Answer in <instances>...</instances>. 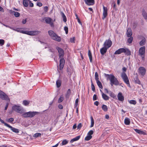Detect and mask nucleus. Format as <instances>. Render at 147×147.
<instances>
[{"instance_id":"nucleus-1","label":"nucleus","mask_w":147,"mask_h":147,"mask_svg":"<svg viewBox=\"0 0 147 147\" xmlns=\"http://www.w3.org/2000/svg\"><path fill=\"white\" fill-rule=\"evenodd\" d=\"M105 76H108V78L110 80V84L111 86H113L114 84L117 85L119 84V82L117 79L113 75L105 74Z\"/></svg>"},{"instance_id":"nucleus-2","label":"nucleus","mask_w":147,"mask_h":147,"mask_svg":"<svg viewBox=\"0 0 147 147\" xmlns=\"http://www.w3.org/2000/svg\"><path fill=\"white\" fill-rule=\"evenodd\" d=\"M49 36L53 40L58 42H60L61 40V38L57 36L53 31L49 30L48 31Z\"/></svg>"},{"instance_id":"nucleus-3","label":"nucleus","mask_w":147,"mask_h":147,"mask_svg":"<svg viewBox=\"0 0 147 147\" xmlns=\"http://www.w3.org/2000/svg\"><path fill=\"white\" fill-rule=\"evenodd\" d=\"M125 53L127 55H131V52L129 50L126 48H120L116 51L114 53L115 54H119L122 53Z\"/></svg>"},{"instance_id":"nucleus-4","label":"nucleus","mask_w":147,"mask_h":147,"mask_svg":"<svg viewBox=\"0 0 147 147\" xmlns=\"http://www.w3.org/2000/svg\"><path fill=\"white\" fill-rule=\"evenodd\" d=\"M38 112L36 111H29L24 113L22 115V116L24 118H32L34 117L36 115L38 114Z\"/></svg>"},{"instance_id":"nucleus-5","label":"nucleus","mask_w":147,"mask_h":147,"mask_svg":"<svg viewBox=\"0 0 147 147\" xmlns=\"http://www.w3.org/2000/svg\"><path fill=\"white\" fill-rule=\"evenodd\" d=\"M12 110L21 114L23 113H24V110L22 107L16 105L13 106Z\"/></svg>"},{"instance_id":"nucleus-6","label":"nucleus","mask_w":147,"mask_h":147,"mask_svg":"<svg viewBox=\"0 0 147 147\" xmlns=\"http://www.w3.org/2000/svg\"><path fill=\"white\" fill-rule=\"evenodd\" d=\"M145 47L144 46L141 47L139 50V54L143 61L145 60Z\"/></svg>"},{"instance_id":"nucleus-7","label":"nucleus","mask_w":147,"mask_h":147,"mask_svg":"<svg viewBox=\"0 0 147 147\" xmlns=\"http://www.w3.org/2000/svg\"><path fill=\"white\" fill-rule=\"evenodd\" d=\"M121 76L124 82L128 85L129 87L130 86L129 83V80L125 72H123L121 74Z\"/></svg>"},{"instance_id":"nucleus-8","label":"nucleus","mask_w":147,"mask_h":147,"mask_svg":"<svg viewBox=\"0 0 147 147\" xmlns=\"http://www.w3.org/2000/svg\"><path fill=\"white\" fill-rule=\"evenodd\" d=\"M112 42L109 39L106 40L104 44V47L107 49L110 47L112 45Z\"/></svg>"},{"instance_id":"nucleus-9","label":"nucleus","mask_w":147,"mask_h":147,"mask_svg":"<svg viewBox=\"0 0 147 147\" xmlns=\"http://www.w3.org/2000/svg\"><path fill=\"white\" fill-rule=\"evenodd\" d=\"M0 98L2 99L5 100H7L9 99L7 95L5 94L0 90Z\"/></svg>"},{"instance_id":"nucleus-10","label":"nucleus","mask_w":147,"mask_h":147,"mask_svg":"<svg viewBox=\"0 0 147 147\" xmlns=\"http://www.w3.org/2000/svg\"><path fill=\"white\" fill-rule=\"evenodd\" d=\"M56 49L58 51L59 53V56L60 58L62 57L64 54L63 50L61 48L59 47H56Z\"/></svg>"},{"instance_id":"nucleus-11","label":"nucleus","mask_w":147,"mask_h":147,"mask_svg":"<svg viewBox=\"0 0 147 147\" xmlns=\"http://www.w3.org/2000/svg\"><path fill=\"white\" fill-rule=\"evenodd\" d=\"M103 17L102 18V20H104L107 15V7L103 6Z\"/></svg>"},{"instance_id":"nucleus-12","label":"nucleus","mask_w":147,"mask_h":147,"mask_svg":"<svg viewBox=\"0 0 147 147\" xmlns=\"http://www.w3.org/2000/svg\"><path fill=\"white\" fill-rule=\"evenodd\" d=\"M5 126L10 128L11 130L14 132L15 133H18L19 132L18 129L13 127L7 123L5 124Z\"/></svg>"},{"instance_id":"nucleus-13","label":"nucleus","mask_w":147,"mask_h":147,"mask_svg":"<svg viewBox=\"0 0 147 147\" xmlns=\"http://www.w3.org/2000/svg\"><path fill=\"white\" fill-rule=\"evenodd\" d=\"M139 73L141 75L143 76L145 74L146 70L143 67H140L139 69Z\"/></svg>"},{"instance_id":"nucleus-14","label":"nucleus","mask_w":147,"mask_h":147,"mask_svg":"<svg viewBox=\"0 0 147 147\" xmlns=\"http://www.w3.org/2000/svg\"><path fill=\"white\" fill-rule=\"evenodd\" d=\"M44 20L47 23L50 24L51 26H52L53 25V23L51 22L52 20L51 18L45 17L44 18Z\"/></svg>"},{"instance_id":"nucleus-15","label":"nucleus","mask_w":147,"mask_h":147,"mask_svg":"<svg viewBox=\"0 0 147 147\" xmlns=\"http://www.w3.org/2000/svg\"><path fill=\"white\" fill-rule=\"evenodd\" d=\"M65 63V60L63 58H61L60 60V69L61 70L63 69Z\"/></svg>"},{"instance_id":"nucleus-16","label":"nucleus","mask_w":147,"mask_h":147,"mask_svg":"<svg viewBox=\"0 0 147 147\" xmlns=\"http://www.w3.org/2000/svg\"><path fill=\"white\" fill-rule=\"evenodd\" d=\"M38 31H27L26 34L31 36H34L39 33Z\"/></svg>"},{"instance_id":"nucleus-17","label":"nucleus","mask_w":147,"mask_h":147,"mask_svg":"<svg viewBox=\"0 0 147 147\" xmlns=\"http://www.w3.org/2000/svg\"><path fill=\"white\" fill-rule=\"evenodd\" d=\"M86 4L88 5H92L94 4V0H85Z\"/></svg>"},{"instance_id":"nucleus-18","label":"nucleus","mask_w":147,"mask_h":147,"mask_svg":"<svg viewBox=\"0 0 147 147\" xmlns=\"http://www.w3.org/2000/svg\"><path fill=\"white\" fill-rule=\"evenodd\" d=\"M117 97L119 100L123 101L124 100V97L121 92H119L118 93Z\"/></svg>"},{"instance_id":"nucleus-19","label":"nucleus","mask_w":147,"mask_h":147,"mask_svg":"<svg viewBox=\"0 0 147 147\" xmlns=\"http://www.w3.org/2000/svg\"><path fill=\"white\" fill-rule=\"evenodd\" d=\"M134 130L136 133H138L139 134H143L144 135H145L146 134V133L145 132L141 130L140 129H134Z\"/></svg>"},{"instance_id":"nucleus-20","label":"nucleus","mask_w":147,"mask_h":147,"mask_svg":"<svg viewBox=\"0 0 147 147\" xmlns=\"http://www.w3.org/2000/svg\"><path fill=\"white\" fill-rule=\"evenodd\" d=\"M107 49V48L105 47L102 48L100 49V52L101 54L102 55L104 54L106 52Z\"/></svg>"},{"instance_id":"nucleus-21","label":"nucleus","mask_w":147,"mask_h":147,"mask_svg":"<svg viewBox=\"0 0 147 147\" xmlns=\"http://www.w3.org/2000/svg\"><path fill=\"white\" fill-rule=\"evenodd\" d=\"M127 36L128 37H130L132 35V32L131 29L128 28L126 33Z\"/></svg>"},{"instance_id":"nucleus-22","label":"nucleus","mask_w":147,"mask_h":147,"mask_svg":"<svg viewBox=\"0 0 147 147\" xmlns=\"http://www.w3.org/2000/svg\"><path fill=\"white\" fill-rule=\"evenodd\" d=\"M80 137V136H79L76 137L75 138L71 139L70 141V142L72 143L74 141L78 140L79 139Z\"/></svg>"},{"instance_id":"nucleus-23","label":"nucleus","mask_w":147,"mask_h":147,"mask_svg":"<svg viewBox=\"0 0 147 147\" xmlns=\"http://www.w3.org/2000/svg\"><path fill=\"white\" fill-rule=\"evenodd\" d=\"M142 15L144 18L146 20H147V13L144 9H143L142 10Z\"/></svg>"},{"instance_id":"nucleus-24","label":"nucleus","mask_w":147,"mask_h":147,"mask_svg":"<svg viewBox=\"0 0 147 147\" xmlns=\"http://www.w3.org/2000/svg\"><path fill=\"white\" fill-rule=\"evenodd\" d=\"M61 15L63 19V21L64 22H66L67 21V18L65 16V15L64 13L62 12H61Z\"/></svg>"},{"instance_id":"nucleus-25","label":"nucleus","mask_w":147,"mask_h":147,"mask_svg":"<svg viewBox=\"0 0 147 147\" xmlns=\"http://www.w3.org/2000/svg\"><path fill=\"white\" fill-rule=\"evenodd\" d=\"M102 98L104 100H107L109 99V97L104 93H102Z\"/></svg>"},{"instance_id":"nucleus-26","label":"nucleus","mask_w":147,"mask_h":147,"mask_svg":"<svg viewBox=\"0 0 147 147\" xmlns=\"http://www.w3.org/2000/svg\"><path fill=\"white\" fill-rule=\"evenodd\" d=\"M23 4L24 6L25 7H27L28 5L29 1L28 0H23Z\"/></svg>"},{"instance_id":"nucleus-27","label":"nucleus","mask_w":147,"mask_h":147,"mask_svg":"<svg viewBox=\"0 0 147 147\" xmlns=\"http://www.w3.org/2000/svg\"><path fill=\"white\" fill-rule=\"evenodd\" d=\"M146 43V39L144 37L142 40L140 42V46H143L145 45Z\"/></svg>"},{"instance_id":"nucleus-28","label":"nucleus","mask_w":147,"mask_h":147,"mask_svg":"<svg viewBox=\"0 0 147 147\" xmlns=\"http://www.w3.org/2000/svg\"><path fill=\"white\" fill-rule=\"evenodd\" d=\"M67 72L68 75L69 77H71L72 74L73 72V71L72 70H71L70 69H67Z\"/></svg>"},{"instance_id":"nucleus-29","label":"nucleus","mask_w":147,"mask_h":147,"mask_svg":"<svg viewBox=\"0 0 147 147\" xmlns=\"http://www.w3.org/2000/svg\"><path fill=\"white\" fill-rule=\"evenodd\" d=\"M90 119H91V125H90V127H92L94 124V121L93 119V118L92 116L90 117Z\"/></svg>"},{"instance_id":"nucleus-30","label":"nucleus","mask_w":147,"mask_h":147,"mask_svg":"<svg viewBox=\"0 0 147 147\" xmlns=\"http://www.w3.org/2000/svg\"><path fill=\"white\" fill-rule=\"evenodd\" d=\"M124 123L126 125H129L130 123L129 119L128 118H125L124 120Z\"/></svg>"},{"instance_id":"nucleus-31","label":"nucleus","mask_w":147,"mask_h":147,"mask_svg":"<svg viewBox=\"0 0 147 147\" xmlns=\"http://www.w3.org/2000/svg\"><path fill=\"white\" fill-rule=\"evenodd\" d=\"M88 55L90 61V62L92 63V57L91 53L89 50L88 52Z\"/></svg>"},{"instance_id":"nucleus-32","label":"nucleus","mask_w":147,"mask_h":147,"mask_svg":"<svg viewBox=\"0 0 147 147\" xmlns=\"http://www.w3.org/2000/svg\"><path fill=\"white\" fill-rule=\"evenodd\" d=\"M71 94V91L70 89L68 90L67 93L65 95V96L66 98H69Z\"/></svg>"},{"instance_id":"nucleus-33","label":"nucleus","mask_w":147,"mask_h":147,"mask_svg":"<svg viewBox=\"0 0 147 147\" xmlns=\"http://www.w3.org/2000/svg\"><path fill=\"white\" fill-rule=\"evenodd\" d=\"M96 82L98 86L99 87V88H102V84L100 82L99 80H98L96 81Z\"/></svg>"},{"instance_id":"nucleus-34","label":"nucleus","mask_w":147,"mask_h":147,"mask_svg":"<svg viewBox=\"0 0 147 147\" xmlns=\"http://www.w3.org/2000/svg\"><path fill=\"white\" fill-rule=\"evenodd\" d=\"M102 108L104 111H107L108 110L107 106L105 105H102Z\"/></svg>"},{"instance_id":"nucleus-35","label":"nucleus","mask_w":147,"mask_h":147,"mask_svg":"<svg viewBox=\"0 0 147 147\" xmlns=\"http://www.w3.org/2000/svg\"><path fill=\"white\" fill-rule=\"evenodd\" d=\"M92 136H90L87 134V136L85 138V140L86 141H88L92 138Z\"/></svg>"},{"instance_id":"nucleus-36","label":"nucleus","mask_w":147,"mask_h":147,"mask_svg":"<svg viewBox=\"0 0 147 147\" xmlns=\"http://www.w3.org/2000/svg\"><path fill=\"white\" fill-rule=\"evenodd\" d=\"M134 80L136 83H137L139 84H140V82L138 78L137 77L134 79Z\"/></svg>"},{"instance_id":"nucleus-37","label":"nucleus","mask_w":147,"mask_h":147,"mask_svg":"<svg viewBox=\"0 0 147 147\" xmlns=\"http://www.w3.org/2000/svg\"><path fill=\"white\" fill-rule=\"evenodd\" d=\"M109 94L110 96L111 97L113 98H115L116 97V95L114 94L111 91H110L109 92Z\"/></svg>"},{"instance_id":"nucleus-38","label":"nucleus","mask_w":147,"mask_h":147,"mask_svg":"<svg viewBox=\"0 0 147 147\" xmlns=\"http://www.w3.org/2000/svg\"><path fill=\"white\" fill-rule=\"evenodd\" d=\"M91 88L93 92H95V86L93 84L92 80H91Z\"/></svg>"},{"instance_id":"nucleus-39","label":"nucleus","mask_w":147,"mask_h":147,"mask_svg":"<svg viewBox=\"0 0 147 147\" xmlns=\"http://www.w3.org/2000/svg\"><path fill=\"white\" fill-rule=\"evenodd\" d=\"M41 135V134L40 133H36L33 135V137H34L37 138L40 136Z\"/></svg>"},{"instance_id":"nucleus-40","label":"nucleus","mask_w":147,"mask_h":147,"mask_svg":"<svg viewBox=\"0 0 147 147\" xmlns=\"http://www.w3.org/2000/svg\"><path fill=\"white\" fill-rule=\"evenodd\" d=\"M98 76V73L96 72L95 73V79L96 81L99 80Z\"/></svg>"},{"instance_id":"nucleus-41","label":"nucleus","mask_w":147,"mask_h":147,"mask_svg":"<svg viewBox=\"0 0 147 147\" xmlns=\"http://www.w3.org/2000/svg\"><path fill=\"white\" fill-rule=\"evenodd\" d=\"M68 143V141L66 140H63L61 144L62 145H64L67 144Z\"/></svg>"},{"instance_id":"nucleus-42","label":"nucleus","mask_w":147,"mask_h":147,"mask_svg":"<svg viewBox=\"0 0 147 147\" xmlns=\"http://www.w3.org/2000/svg\"><path fill=\"white\" fill-rule=\"evenodd\" d=\"M56 85L57 87H59L61 86V82L59 80H57L56 81Z\"/></svg>"},{"instance_id":"nucleus-43","label":"nucleus","mask_w":147,"mask_h":147,"mask_svg":"<svg viewBox=\"0 0 147 147\" xmlns=\"http://www.w3.org/2000/svg\"><path fill=\"white\" fill-rule=\"evenodd\" d=\"M29 101L25 100L23 101V104L25 106H27L29 104Z\"/></svg>"},{"instance_id":"nucleus-44","label":"nucleus","mask_w":147,"mask_h":147,"mask_svg":"<svg viewBox=\"0 0 147 147\" xmlns=\"http://www.w3.org/2000/svg\"><path fill=\"white\" fill-rule=\"evenodd\" d=\"M129 102L131 104L135 105L136 103V102L135 100H131L129 101Z\"/></svg>"},{"instance_id":"nucleus-45","label":"nucleus","mask_w":147,"mask_h":147,"mask_svg":"<svg viewBox=\"0 0 147 147\" xmlns=\"http://www.w3.org/2000/svg\"><path fill=\"white\" fill-rule=\"evenodd\" d=\"M133 39V37H130L128 39V42L129 43H131L132 42Z\"/></svg>"},{"instance_id":"nucleus-46","label":"nucleus","mask_w":147,"mask_h":147,"mask_svg":"<svg viewBox=\"0 0 147 147\" xmlns=\"http://www.w3.org/2000/svg\"><path fill=\"white\" fill-rule=\"evenodd\" d=\"M64 99V98L63 97H60L59 99L58 100V102L59 103H60Z\"/></svg>"},{"instance_id":"nucleus-47","label":"nucleus","mask_w":147,"mask_h":147,"mask_svg":"<svg viewBox=\"0 0 147 147\" xmlns=\"http://www.w3.org/2000/svg\"><path fill=\"white\" fill-rule=\"evenodd\" d=\"M5 41L3 39H0V45L2 46L4 44Z\"/></svg>"},{"instance_id":"nucleus-48","label":"nucleus","mask_w":147,"mask_h":147,"mask_svg":"<svg viewBox=\"0 0 147 147\" xmlns=\"http://www.w3.org/2000/svg\"><path fill=\"white\" fill-rule=\"evenodd\" d=\"M78 98H77L75 100V107H76L78 105Z\"/></svg>"},{"instance_id":"nucleus-49","label":"nucleus","mask_w":147,"mask_h":147,"mask_svg":"<svg viewBox=\"0 0 147 147\" xmlns=\"http://www.w3.org/2000/svg\"><path fill=\"white\" fill-rule=\"evenodd\" d=\"M14 121V119L13 118H10L7 120V121L8 122L11 123Z\"/></svg>"},{"instance_id":"nucleus-50","label":"nucleus","mask_w":147,"mask_h":147,"mask_svg":"<svg viewBox=\"0 0 147 147\" xmlns=\"http://www.w3.org/2000/svg\"><path fill=\"white\" fill-rule=\"evenodd\" d=\"M14 15L16 17H18L20 16V14L18 12H15Z\"/></svg>"},{"instance_id":"nucleus-51","label":"nucleus","mask_w":147,"mask_h":147,"mask_svg":"<svg viewBox=\"0 0 147 147\" xmlns=\"http://www.w3.org/2000/svg\"><path fill=\"white\" fill-rule=\"evenodd\" d=\"M64 30L66 34H67L68 33V27L67 26H65L64 27Z\"/></svg>"},{"instance_id":"nucleus-52","label":"nucleus","mask_w":147,"mask_h":147,"mask_svg":"<svg viewBox=\"0 0 147 147\" xmlns=\"http://www.w3.org/2000/svg\"><path fill=\"white\" fill-rule=\"evenodd\" d=\"M29 1V6L30 7H33L34 6V4L33 3L31 2V1L30 0H28Z\"/></svg>"},{"instance_id":"nucleus-53","label":"nucleus","mask_w":147,"mask_h":147,"mask_svg":"<svg viewBox=\"0 0 147 147\" xmlns=\"http://www.w3.org/2000/svg\"><path fill=\"white\" fill-rule=\"evenodd\" d=\"M93 131L92 130H91L89 131L87 134L88 135H89L90 136H91L92 134H93Z\"/></svg>"},{"instance_id":"nucleus-54","label":"nucleus","mask_w":147,"mask_h":147,"mask_svg":"<svg viewBox=\"0 0 147 147\" xmlns=\"http://www.w3.org/2000/svg\"><path fill=\"white\" fill-rule=\"evenodd\" d=\"M70 42L72 43H74L75 41V37H73V38H71L70 39Z\"/></svg>"},{"instance_id":"nucleus-55","label":"nucleus","mask_w":147,"mask_h":147,"mask_svg":"<svg viewBox=\"0 0 147 147\" xmlns=\"http://www.w3.org/2000/svg\"><path fill=\"white\" fill-rule=\"evenodd\" d=\"M82 126V124L81 123H79L77 126V128L78 129H80Z\"/></svg>"},{"instance_id":"nucleus-56","label":"nucleus","mask_w":147,"mask_h":147,"mask_svg":"<svg viewBox=\"0 0 147 147\" xmlns=\"http://www.w3.org/2000/svg\"><path fill=\"white\" fill-rule=\"evenodd\" d=\"M97 100V96L96 94H94L93 95V100L94 101L95 100Z\"/></svg>"},{"instance_id":"nucleus-57","label":"nucleus","mask_w":147,"mask_h":147,"mask_svg":"<svg viewBox=\"0 0 147 147\" xmlns=\"http://www.w3.org/2000/svg\"><path fill=\"white\" fill-rule=\"evenodd\" d=\"M44 11L46 12L48 10V7L47 6H45L44 8Z\"/></svg>"},{"instance_id":"nucleus-58","label":"nucleus","mask_w":147,"mask_h":147,"mask_svg":"<svg viewBox=\"0 0 147 147\" xmlns=\"http://www.w3.org/2000/svg\"><path fill=\"white\" fill-rule=\"evenodd\" d=\"M42 5V4L40 2H38L37 3V5L39 7H41Z\"/></svg>"},{"instance_id":"nucleus-59","label":"nucleus","mask_w":147,"mask_h":147,"mask_svg":"<svg viewBox=\"0 0 147 147\" xmlns=\"http://www.w3.org/2000/svg\"><path fill=\"white\" fill-rule=\"evenodd\" d=\"M3 24V26H5V27H8V28H10V29H13V28H11V27H10V26H9L6 25H5V24Z\"/></svg>"},{"instance_id":"nucleus-60","label":"nucleus","mask_w":147,"mask_h":147,"mask_svg":"<svg viewBox=\"0 0 147 147\" xmlns=\"http://www.w3.org/2000/svg\"><path fill=\"white\" fill-rule=\"evenodd\" d=\"M94 105L96 106H98L99 105V102L98 101H96L94 102Z\"/></svg>"},{"instance_id":"nucleus-61","label":"nucleus","mask_w":147,"mask_h":147,"mask_svg":"<svg viewBox=\"0 0 147 147\" xmlns=\"http://www.w3.org/2000/svg\"><path fill=\"white\" fill-rule=\"evenodd\" d=\"M58 107H59V108L60 109H62L63 108V106L61 105H59Z\"/></svg>"},{"instance_id":"nucleus-62","label":"nucleus","mask_w":147,"mask_h":147,"mask_svg":"<svg viewBox=\"0 0 147 147\" xmlns=\"http://www.w3.org/2000/svg\"><path fill=\"white\" fill-rule=\"evenodd\" d=\"M0 121H1L2 123L4 124V125L5 126V124L6 123H5L4 122V121L3 120H2L0 118Z\"/></svg>"},{"instance_id":"nucleus-63","label":"nucleus","mask_w":147,"mask_h":147,"mask_svg":"<svg viewBox=\"0 0 147 147\" xmlns=\"http://www.w3.org/2000/svg\"><path fill=\"white\" fill-rule=\"evenodd\" d=\"M26 22V19H25V20H24V19H23L22 20V23L23 24H25Z\"/></svg>"},{"instance_id":"nucleus-64","label":"nucleus","mask_w":147,"mask_h":147,"mask_svg":"<svg viewBox=\"0 0 147 147\" xmlns=\"http://www.w3.org/2000/svg\"><path fill=\"white\" fill-rule=\"evenodd\" d=\"M20 32L23 33V34H26L27 31H20Z\"/></svg>"}]
</instances>
